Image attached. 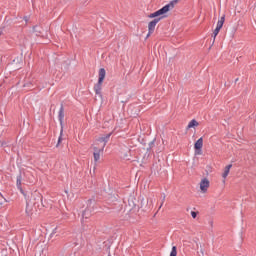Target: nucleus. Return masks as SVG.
<instances>
[{
	"label": "nucleus",
	"mask_w": 256,
	"mask_h": 256,
	"mask_svg": "<svg viewBox=\"0 0 256 256\" xmlns=\"http://www.w3.org/2000/svg\"><path fill=\"white\" fill-rule=\"evenodd\" d=\"M175 5L173 3H169L165 5L163 8L157 10L154 13H151L148 15L149 19H154L148 23V34L147 38L151 37L153 35V32L155 31V27L157 26V23L161 21V19H165L167 17V12L171 11Z\"/></svg>",
	"instance_id": "obj_1"
},
{
	"label": "nucleus",
	"mask_w": 256,
	"mask_h": 256,
	"mask_svg": "<svg viewBox=\"0 0 256 256\" xmlns=\"http://www.w3.org/2000/svg\"><path fill=\"white\" fill-rule=\"evenodd\" d=\"M110 137H111V133L105 134L97 138L93 143L92 149H93L94 163H97L99 159H101V155H103V151H105V146L107 145V142L109 141Z\"/></svg>",
	"instance_id": "obj_2"
},
{
	"label": "nucleus",
	"mask_w": 256,
	"mask_h": 256,
	"mask_svg": "<svg viewBox=\"0 0 256 256\" xmlns=\"http://www.w3.org/2000/svg\"><path fill=\"white\" fill-rule=\"evenodd\" d=\"M140 209H142V211H147L149 209L153 208V199L149 198V197H143L140 200Z\"/></svg>",
	"instance_id": "obj_3"
},
{
	"label": "nucleus",
	"mask_w": 256,
	"mask_h": 256,
	"mask_svg": "<svg viewBox=\"0 0 256 256\" xmlns=\"http://www.w3.org/2000/svg\"><path fill=\"white\" fill-rule=\"evenodd\" d=\"M58 117H59V121H60V125H61V130H60V136H59L58 143H57L56 147H59V145L63 139V119H65V111L63 109V106L60 108Z\"/></svg>",
	"instance_id": "obj_4"
},
{
	"label": "nucleus",
	"mask_w": 256,
	"mask_h": 256,
	"mask_svg": "<svg viewBox=\"0 0 256 256\" xmlns=\"http://www.w3.org/2000/svg\"><path fill=\"white\" fill-rule=\"evenodd\" d=\"M200 191L201 193H207V191H209V187L211 185V182L209 181L208 178H203L200 183Z\"/></svg>",
	"instance_id": "obj_5"
},
{
	"label": "nucleus",
	"mask_w": 256,
	"mask_h": 256,
	"mask_svg": "<svg viewBox=\"0 0 256 256\" xmlns=\"http://www.w3.org/2000/svg\"><path fill=\"white\" fill-rule=\"evenodd\" d=\"M194 149H195V155H201V151L203 149V137L199 138L195 144H194Z\"/></svg>",
	"instance_id": "obj_6"
},
{
	"label": "nucleus",
	"mask_w": 256,
	"mask_h": 256,
	"mask_svg": "<svg viewBox=\"0 0 256 256\" xmlns=\"http://www.w3.org/2000/svg\"><path fill=\"white\" fill-rule=\"evenodd\" d=\"M137 202H138V200L134 196H130L128 198V207H129L130 211L137 207Z\"/></svg>",
	"instance_id": "obj_7"
},
{
	"label": "nucleus",
	"mask_w": 256,
	"mask_h": 256,
	"mask_svg": "<svg viewBox=\"0 0 256 256\" xmlns=\"http://www.w3.org/2000/svg\"><path fill=\"white\" fill-rule=\"evenodd\" d=\"M31 201H32V199H29L26 202V210L25 211L28 216H31V215H33V213H35V209L33 208V205H31Z\"/></svg>",
	"instance_id": "obj_8"
},
{
	"label": "nucleus",
	"mask_w": 256,
	"mask_h": 256,
	"mask_svg": "<svg viewBox=\"0 0 256 256\" xmlns=\"http://www.w3.org/2000/svg\"><path fill=\"white\" fill-rule=\"evenodd\" d=\"M232 167H233V164H229L224 167V171L222 173L223 183H225L227 177L229 176V173H230Z\"/></svg>",
	"instance_id": "obj_9"
},
{
	"label": "nucleus",
	"mask_w": 256,
	"mask_h": 256,
	"mask_svg": "<svg viewBox=\"0 0 256 256\" xmlns=\"http://www.w3.org/2000/svg\"><path fill=\"white\" fill-rule=\"evenodd\" d=\"M106 75L107 72L105 71V68H100L98 73V82L103 83V81H105Z\"/></svg>",
	"instance_id": "obj_10"
},
{
	"label": "nucleus",
	"mask_w": 256,
	"mask_h": 256,
	"mask_svg": "<svg viewBox=\"0 0 256 256\" xmlns=\"http://www.w3.org/2000/svg\"><path fill=\"white\" fill-rule=\"evenodd\" d=\"M197 127H199V122H197V120H195V119H192L189 123H188V125H187V130H189V129H197Z\"/></svg>",
	"instance_id": "obj_11"
},
{
	"label": "nucleus",
	"mask_w": 256,
	"mask_h": 256,
	"mask_svg": "<svg viewBox=\"0 0 256 256\" xmlns=\"http://www.w3.org/2000/svg\"><path fill=\"white\" fill-rule=\"evenodd\" d=\"M101 89H103V82H97V84L94 86L96 95H101Z\"/></svg>",
	"instance_id": "obj_12"
},
{
	"label": "nucleus",
	"mask_w": 256,
	"mask_h": 256,
	"mask_svg": "<svg viewBox=\"0 0 256 256\" xmlns=\"http://www.w3.org/2000/svg\"><path fill=\"white\" fill-rule=\"evenodd\" d=\"M89 217H91V208H86V209L82 212V218H83V219H89Z\"/></svg>",
	"instance_id": "obj_13"
},
{
	"label": "nucleus",
	"mask_w": 256,
	"mask_h": 256,
	"mask_svg": "<svg viewBox=\"0 0 256 256\" xmlns=\"http://www.w3.org/2000/svg\"><path fill=\"white\" fill-rule=\"evenodd\" d=\"M32 200L37 201V200H42L43 196H41V193L35 191L34 193L31 194Z\"/></svg>",
	"instance_id": "obj_14"
},
{
	"label": "nucleus",
	"mask_w": 256,
	"mask_h": 256,
	"mask_svg": "<svg viewBox=\"0 0 256 256\" xmlns=\"http://www.w3.org/2000/svg\"><path fill=\"white\" fill-rule=\"evenodd\" d=\"M225 23V15H223L220 20L217 22L216 29H223V25Z\"/></svg>",
	"instance_id": "obj_15"
},
{
	"label": "nucleus",
	"mask_w": 256,
	"mask_h": 256,
	"mask_svg": "<svg viewBox=\"0 0 256 256\" xmlns=\"http://www.w3.org/2000/svg\"><path fill=\"white\" fill-rule=\"evenodd\" d=\"M170 256H177V246L172 247V251L170 253Z\"/></svg>",
	"instance_id": "obj_16"
},
{
	"label": "nucleus",
	"mask_w": 256,
	"mask_h": 256,
	"mask_svg": "<svg viewBox=\"0 0 256 256\" xmlns=\"http://www.w3.org/2000/svg\"><path fill=\"white\" fill-rule=\"evenodd\" d=\"M33 31H34V33H41V30H39L38 26H34Z\"/></svg>",
	"instance_id": "obj_17"
},
{
	"label": "nucleus",
	"mask_w": 256,
	"mask_h": 256,
	"mask_svg": "<svg viewBox=\"0 0 256 256\" xmlns=\"http://www.w3.org/2000/svg\"><path fill=\"white\" fill-rule=\"evenodd\" d=\"M17 185L19 186V187H21V176H18L17 177Z\"/></svg>",
	"instance_id": "obj_18"
},
{
	"label": "nucleus",
	"mask_w": 256,
	"mask_h": 256,
	"mask_svg": "<svg viewBox=\"0 0 256 256\" xmlns=\"http://www.w3.org/2000/svg\"><path fill=\"white\" fill-rule=\"evenodd\" d=\"M191 215H192V218H193V219H197V212L192 211V212H191Z\"/></svg>",
	"instance_id": "obj_19"
},
{
	"label": "nucleus",
	"mask_w": 256,
	"mask_h": 256,
	"mask_svg": "<svg viewBox=\"0 0 256 256\" xmlns=\"http://www.w3.org/2000/svg\"><path fill=\"white\" fill-rule=\"evenodd\" d=\"M219 31H221L219 28H216L213 32L214 35H219Z\"/></svg>",
	"instance_id": "obj_20"
},
{
	"label": "nucleus",
	"mask_w": 256,
	"mask_h": 256,
	"mask_svg": "<svg viewBox=\"0 0 256 256\" xmlns=\"http://www.w3.org/2000/svg\"><path fill=\"white\" fill-rule=\"evenodd\" d=\"M212 37H213V43H215V39H217V35L212 34Z\"/></svg>",
	"instance_id": "obj_21"
},
{
	"label": "nucleus",
	"mask_w": 256,
	"mask_h": 256,
	"mask_svg": "<svg viewBox=\"0 0 256 256\" xmlns=\"http://www.w3.org/2000/svg\"><path fill=\"white\" fill-rule=\"evenodd\" d=\"M125 159H129V154H124Z\"/></svg>",
	"instance_id": "obj_22"
},
{
	"label": "nucleus",
	"mask_w": 256,
	"mask_h": 256,
	"mask_svg": "<svg viewBox=\"0 0 256 256\" xmlns=\"http://www.w3.org/2000/svg\"><path fill=\"white\" fill-rule=\"evenodd\" d=\"M210 227H213V221L209 222Z\"/></svg>",
	"instance_id": "obj_23"
},
{
	"label": "nucleus",
	"mask_w": 256,
	"mask_h": 256,
	"mask_svg": "<svg viewBox=\"0 0 256 256\" xmlns=\"http://www.w3.org/2000/svg\"><path fill=\"white\" fill-rule=\"evenodd\" d=\"M232 37H235V33L232 34Z\"/></svg>",
	"instance_id": "obj_24"
},
{
	"label": "nucleus",
	"mask_w": 256,
	"mask_h": 256,
	"mask_svg": "<svg viewBox=\"0 0 256 256\" xmlns=\"http://www.w3.org/2000/svg\"><path fill=\"white\" fill-rule=\"evenodd\" d=\"M25 21H27V17H24Z\"/></svg>",
	"instance_id": "obj_25"
}]
</instances>
